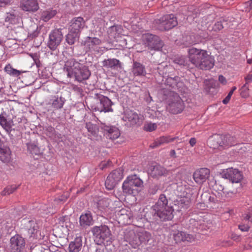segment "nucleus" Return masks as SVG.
Listing matches in <instances>:
<instances>
[{
    "mask_svg": "<svg viewBox=\"0 0 252 252\" xmlns=\"http://www.w3.org/2000/svg\"><path fill=\"white\" fill-rule=\"evenodd\" d=\"M189 144L191 147L194 146L196 142V139L195 138H191L189 140Z\"/></svg>",
    "mask_w": 252,
    "mask_h": 252,
    "instance_id": "obj_58",
    "label": "nucleus"
},
{
    "mask_svg": "<svg viewBox=\"0 0 252 252\" xmlns=\"http://www.w3.org/2000/svg\"><path fill=\"white\" fill-rule=\"evenodd\" d=\"M11 3V0H0V6H4Z\"/></svg>",
    "mask_w": 252,
    "mask_h": 252,
    "instance_id": "obj_54",
    "label": "nucleus"
},
{
    "mask_svg": "<svg viewBox=\"0 0 252 252\" xmlns=\"http://www.w3.org/2000/svg\"><path fill=\"white\" fill-rule=\"evenodd\" d=\"M173 99L168 104L167 109L173 114L180 113L184 108L183 101L177 94L174 95Z\"/></svg>",
    "mask_w": 252,
    "mask_h": 252,
    "instance_id": "obj_14",
    "label": "nucleus"
},
{
    "mask_svg": "<svg viewBox=\"0 0 252 252\" xmlns=\"http://www.w3.org/2000/svg\"><path fill=\"white\" fill-rule=\"evenodd\" d=\"M20 6L23 11L29 12H35L39 8L37 0H21Z\"/></svg>",
    "mask_w": 252,
    "mask_h": 252,
    "instance_id": "obj_16",
    "label": "nucleus"
},
{
    "mask_svg": "<svg viewBox=\"0 0 252 252\" xmlns=\"http://www.w3.org/2000/svg\"><path fill=\"white\" fill-rule=\"evenodd\" d=\"M26 229L27 230L30 237L34 238L37 232L38 226L34 220H29L26 224Z\"/></svg>",
    "mask_w": 252,
    "mask_h": 252,
    "instance_id": "obj_34",
    "label": "nucleus"
},
{
    "mask_svg": "<svg viewBox=\"0 0 252 252\" xmlns=\"http://www.w3.org/2000/svg\"><path fill=\"white\" fill-rule=\"evenodd\" d=\"M188 52L189 61L197 68L210 70L214 67V58L206 50L192 47Z\"/></svg>",
    "mask_w": 252,
    "mask_h": 252,
    "instance_id": "obj_2",
    "label": "nucleus"
},
{
    "mask_svg": "<svg viewBox=\"0 0 252 252\" xmlns=\"http://www.w3.org/2000/svg\"><path fill=\"white\" fill-rule=\"evenodd\" d=\"M247 4L250 6V7H252V0H250L247 2Z\"/></svg>",
    "mask_w": 252,
    "mask_h": 252,
    "instance_id": "obj_63",
    "label": "nucleus"
},
{
    "mask_svg": "<svg viewBox=\"0 0 252 252\" xmlns=\"http://www.w3.org/2000/svg\"><path fill=\"white\" fill-rule=\"evenodd\" d=\"M80 225L83 227L90 226L93 224V219L91 213L87 211L80 217Z\"/></svg>",
    "mask_w": 252,
    "mask_h": 252,
    "instance_id": "obj_31",
    "label": "nucleus"
},
{
    "mask_svg": "<svg viewBox=\"0 0 252 252\" xmlns=\"http://www.w3.org/2000/svg\"><path fill=\"white\" fill-rule=\"evenodd\" d=\"M111 200L107 198H103L97 202V207L100 211L106 209L109 206Z\"/></svg>",
    "mask_w": 252,
    "mask_h": 252,
    "instance_id": "obj_40",
    "label": "nucleus"
},
{
    "mask_svg": "<svg viewBox=\"0 0 252 252\" xmlns=\"http://www.w3.org/2000/svg\"><path fill=\"white\" fill-rule=\"evenodd\" d=\"M158 28L161 31L171 29L178 24L177 18L174 14H167L163 16L159 19L156 20Z\"/></svg>",
    "mask_w": 252,
    "mask_h": 252,
    "instance_id": "obj_8",
    "label": "nucleus"
},
{
    "mask_svg": "<svg viewBox=\"0 0 252 252\" xmlns=\"http://www.w3.org/2000/svg\"><path fill=\"white\" fill-rule=\"evenodd\" d=\"M149 173L152 178L158 179L161 176H166L168 171L159 164H156L150 167Z\"/></svg>",
    "mask_w": 252,
    "mask_h": 252,
    "instance_id": "obj_19",
    "label": "nucleus"
},
{
    "mask_svg": "<svg viewBox=\"0 0 252 252\" xmlns=\"http://www.w3.org/2000/svg\"><path fill=\"white\" fill-rule=\"evenodd\" d=\"M224 176L233 183H239L243 179L242 173L238 169L233 168L227 169Z\"/></svg>",
    "mask_w": 252,
    "mask_h": 252,
    "instance_id": "obj_17",
    "label": "nucleus"
},
{
    "mask_svg": "<svg viewBox=\"0 0 252 252\" xmlns=\"http://www.w3.org/2000/svg\"><path fill=\"white\" fill-rule=\"evenodd\" d=\"M158 210L153 205L149 210L147 211L144 215V217L147 221L154 222L157 221L159 219L158 214Z\"/></svg>",
    "mask_w": 252,
    "mask_h": 252,
    "instance_id": "obj_32",
    "label": "nucleus"
},
{
    "mask_svg": "<svg viewBox=\"0 0 252 252\" xmlns=\"http://www.w3.org/2000/svg\"><path fill=\"white\" fill-rule=\"evenodd\" d=\"M25 239L19 234H16L10 239V248L12 252H21L25 249Z\"/></svg>",
    "mask_w": 252,
    "mask_h": 252,
    "instance_id": "obj_13",
    "label": "nucleus"
},
{
    "mask_svg": "<svg viewBox=\"0 0 252 252\" xmlns=\"http://www.w3.org/2000/svg\"><path fill=\"white\" fill-rule=\"evenodd\" d=\"M230 98H231V96H230L229 95H227L226 96V97L222 100L223 103H224L225 104L228 103V102L229 101Z\"/></svg>",
    "mask_w": 252,
    "mask_h": 252,
    "instance_id": "obj_59",
    "label": "nucleus"
},
{
    "mask_svg": "<svg viewBox=\"0 0 252 252\" xmlns=\"http://www.w3.org/2000/svg\"><path fill=\"white\" fill-rule=\"evenodd\" d=\"M187 59L184 56H179L176 57L174 62L180 65H186L187 64Z\"/></svg>",
    "mask_w": 252,
    "mask_h": 252,
    "instance_id": "obj_46",
    "label": "nucleus"
},
{
    "mask_svg": "<svg viewBox=\"0 0 252 252\" xmlns=\"http://www.w3.org/2000/svg\"><path fill=\"white\" fill-rule=\"evenodd\" d=\"M157 127L156 123H148L144 126V129L147 131H152L155 130Z\"/></svg>",
    "mask_w": 252,
    "mask_h": 252,
    "instance_id": "obj_48",
    "label": "nucleus"
},
{
    "mask_svg": "<svg viewBox=\"0 0 252 252\" xmlns=\"http://www.w3.org/2000/svg\"><path fill=\"white\" fill-rule=\"evenodd\" d=\"M101 40L97 37H86L82 44L87 51L94 50L101 44Z\"/></svg>",
    "mask_w": 252,
    "mask_h": 252,
    "instance_id": "obj_18",
    "label": "nucleus"
},
{
    "mask_svg": "<svg viewBox=\"0 0 252 252\" xmlns=\"http://www.w3.org/2000/svg\"><path fill=\"white\" fill-rule=\"evenodd\" d=\"M190 200L187 198H184L181 199L178 202V205L180 208V211L188 209L190 206Z\"/></svg>",
    "mask_w": 252,
    "mask_h": 252,
    "instance_id": "obj_43",
    "label": "nucleus"
},
{
    "mask_svg": "<svg viewBox=\"0 0 252 252\" xmlns=\"http://www.w3.org/2000/svg\"><path fill=\"white\" fill-rule=\"evenodd\" d=\"M142 185L143 181L136 175L128 176L123 184V191L126 194H134L138 192L137 188Z\"/></svg>",
    "mask_w": 252,
    "mask_h": 252,
    "instance_id": "obj_5",
    "label": "nucleus"
},
{
    "mask_svg": "<svg viewBox=\"0 0 252 252\" xmlns=\"http://www.w3.org/2000/svg\"><path fill=\"white\" fill-rule=\"evenodd\" d=\"M165 84L172 89L178 90L179 91L183 90L184 84L182 81H180V78L179 76L168 77L166 80Z\"/></svg>",
    "mask_w": 252,
    "mask_h": 252,
    "instance_id": "obj_24",
    "label": "nucleus"
},
{
    "mask_svg": "<svg viewBox=\"0 0 252 252\" xmlns=\"http://www.w3.org/2000/svg\"><path fill=\"white\" fill-rule=\"evenodd\" d=\"M246 83V85H248L249 83L252 82V74H248L245 77Z\"/></svg>",
    "mask_w": 252,
    "mask_h": 252,
    "instance_id": "obj_56",
    "label": "nucleus"
},
{
    "mask_svg": "<svg viewBox=\"0 0 252 252\" xmlns=\"http://www.w3.org/2000/svg\"><path fill=\"white\" fill-rule=\"evenodd\" d=\"M52 106L55 109H59L63 108L65 102V99L63 97L54 96L51 100Z\"/></svg>",
    "mask_w": 252,
    "mask_h": 252,
    "instance_id": "obj_37",
    "label": "nucleus"
},
{
    "mask_svg": "<svg viewBox=\"0 0 252 252\" xmlns=\"http://www.w3.org/2000/svg\"><path fill=\"white\" fill-rule=\"evenodd\" d=\"M48 129L50 130L51 134H53L55 132L54 128L52 127H49Z\"/></svg>",
    "mask_w": 252,
    "mask_h": 252,
    "instance_id": "obj_61",
    "label": "nucleus"
},
{
    "mask_svg": "<svg viewBox=\"0 0 252 252\" xmlns=\"http://www.w3.org/2000/svg\"><path fill=\"white\" fill-rule=\"evenodd\" d=\"M249 88L246 84H245L241 89V94L242 97H246L248 95Z\"/></svg>",
    "mask_w": 252,
    "mask_h": 252,
    "instance_id": "obj_50",
    "label": "nucleus"
},
{
    "mask_svg": "<svg viewBox=\"0 0 252 252\" xmlns=\"http://www.w3.org/2000/svg\"><path fill=\"white\" fill-rule=\"evenodd\" d=\"M102 128L106 137L109 139H116L120 135V131L116 126L104 125Z\"/></svg>",
    "mask_w": 252,
    "mask_h": 252,
    "instance_id": "obj_23",
    "label": "nucleus"
},
{
    "mask_svg": "<svg viewBox=\"0 0 252 252\" xmlns=\"http://www.w3.org/2000/svg\"><path fill=\"white\" fill-rule=\"evenodd\" d=\"M0 125L7 132H10L12 127L14 126L12 119L8 118V116L5 112H2L0 114Z\"/></svg>",
    "mask_w": 252,
    "mask_h": 252,
    "instance_id": "obj_20",
    "label": "nucleus"
},
{
    "mask_svg": "<svg viewBox=\"0 0 252 252\" xmlns=\"http://www.w3.org/2000/svg\"><path fill=\"white\" fill-rule=\"evenodd\" d=\"M4 70L7 74L13 76L17 77L21 74V72L19 70L13 68L10 64H7L5 66Z\"/></svg>",
    "mask_w": 252,
    "mask_h": 252,
    "instance_id": "obj_41",
    "label": "nucleus"
},
{
    "mask_svg": "<svg viewBox=\"0 0 252 252\" xmlns=\"http://www.w3.org/2000/svg\"><path fill=\"white\" fill-rule=\"evenodd\" d=\"M63 70L68 78H74L79 82L88 79L91 75L88 67L74 58H70L64 62Z\"/></svg>",
    "mask_w": 252,
    "mask_h": 252,
    "instance_id": "obj_1",
    "label": "nucleus"
},
{
    "mask_svg": "<svg viewBox=\"0 0 252 252\" xmlns=\"http://www.w3.org/2000/svg\"><path fill=\"white\" fill-rule=\"evenodd\" d=\"M238 143L236 138L230 134H215L210 137L207 141L210 148L219 150L228 148L237 145Z\"/></svg>",
    "mask_w": 252,
    "mask_h": 252,
    "instance_id": "obj_3",
    "label": "nucleus"
},
{
    "mask_svg": "<svg viewBox=\"0 0 252 252\" xmlns=\"http://www.w3.org/2000/svg\"><path fill=\"white\" fill-rule=\"evenodd\" d=\"M245 149H246V147H245V146H242V147L240 148V149H239V150H240V151L239 152H240V153H242V151H245L244 150H245Z\"/></svg>",
    "mask_w": 252,
    "mask_h": 252,
    "instance_id": "obj_62",
    "label": "nucleus"
},
{
    "mask_svg": "<svg viewBox=\"0 0 252 252\" xmlns=\"http://www.w3.org/2000/svg\"><path fill=\"white\" fill-rule=\"evenodd\" d=\"M27 149L32 154L37 155L39 152V148L38 146L34 143H27Z\"/></svg>",
    "mask_w": 252,
    "mask_h": 252,
    "instance_id": "obj_45",
    "label": "nucleus"
},
{
    "mask_svg": "<svg viewBox=\"0 0 252 252\" xmlns=\"http://www.w3.org/2000/svg\"><path fill=\"white\" fill-rule=\"evenodd\" d=\"M123 170L120 168L113 170L108 176L105 185L108 190L113 189L123 178Z\"/></svg>",
    "mask_w": 252,
    "mask_h": 252,
    "instance_id": "obj_9",
    "label": "nucleus"
},
{
    "mask_svg": "<svg viewBox=\"0 0 252 252\" xmlns=\"http://www.w3.org/2000/svg\"><path fill=\"white\" fill-rule=\"evenodd\" d=\"M85 26V21L81 17L73 18L70 22L69 31L75 34H80Z\"/></svg>",
    "mask_w": 252,
    "mask_h": 252,
    "instance_id": "obj_15",
    "label": "nucleus"
},
{
    "mask_svg": "<svg viewBox=\"0 0 252 252\" xmlns=\"http://www.w3.org/2000/svg\"><path fill=\"white\" fill-rule=\"evenodd\" d=\"M210 170L207 168H202L196 171L193 175L194 181L197 183H202L208 178Z\"/></svg>",
    "mask_w": 252,
    "mask_h": 252,
    "instance_id": "obj_21",
    "label": "nucleus"
},
{
    "mask_svg": "<svg viewBox=\"0 0 252 252\" xmlns=\"http://www.w3.org/2000/svg\"><path fill=\"white\" fill-rule=\"evenodd\" d=\"M92 232L98 243H103L104 241L108 242L110 239V230L105 225L94 227Z\"/></svg>",
    "mask_w": 252,
    "mask_h": 252,
    "instance_id": "obj_7",
    "label": "nucleus"
},
{
    "mask_svg": "<svg viewBox=\"0 0 252 252\" xmlns=\"http://www.w3.org/2000/svg\"><path fill=\"white\" fill-rule=\"evenodd\" d=\"M224 22H225V21L224 20H223L222 21H218V22H216L214 25V29L215 31H217V30L220 31V30H222L224 28L223 23H224Z\"/></svg>",
    "mask_w": 252,
    "mask_h": 252,
    "instance_id": "obj_51",
    "label": "nucleus"
},
{
    "mask_svg": "<svg viewBox=\"0 0 252 252\" xmlns=\"http://www.w3.org/2000/svg\"><path fill=\"white\" fill-rule=\"evenodd\" d=\"M65 225L68 230L72 229L74 227V225L69 220H66L65 221Z\"/></svg>",
    "mask_w": 252,
    "mask_h": 252,
    "instance_id": "obj_53",
    "label": "nucleus"
},
{
    "mask_svg": "<svg viewBox=\"0 0 252 252\" xmlns=\"http://www.w3.org/2000/svg\"><path fill=\"white\" fill-rule=\"evenodd\" d=\"M63 38V34L61 29H56L53 30L49 34L48 43L49 48L55 50L61 44Z\"/></svg>",
    "mask_w": 252,
    "mask_h": 252,
    "instance_id": "obj_11",
    "label": "nucleus"
},
{
    "mask_svg": "<svg viewBox=\"0 0 252 252\" xmlns=\"http://www.w3.org/2000/svg\"><path fill=\"white\" fill-rule=\"evenodd\" d=\"M18 188V186L16 185H10L5 187L3 190L1 192L0 194L2 196H6L10 195L14 192Z\"/></svg>",
    "mask_w": 252,
    "mask_h": 252,
    "instance_id": "obj_42",
    "label": "nucleus"
},
{
    "mask_svg": "<svg viewBox=\"0 0 252 252\" xmlns=\"http://www.w3.org/2000/svg\"><path fill=\"white\" fill-rule=\"evenodd\" d=\"M225 183L223 182L218 181L216 182V183L214 185V189L217 191H220L219 192V193H220L222 197H230L231 195L233 193L232 191H231L229 190H228L225 187Z\"/></svg>",
    "mask_w": 252,
    "mask_h": 252,
    "instance_id": "obj_28",
    "label": "nucleus"
},
{
    "mask_svg": "<svg viewBox=\"0 0 252 252\" xmlns=\"http://www.w3.org/2000/svg\"><path fill=\"white\" fill-rule=\"evenodd\" d=\"M239 228L242 231H248L250 227L248 225H239Z\"/></svg>",
    "mask_w": 252,
    "mask_h": 252,
    "instance_id": "obj_57",
    "label": "nucleus"
},
{
    "mask_svg": "<svg viewBox=\"0 0 252 252\" xmlns=\"http://www.w3.org/2000/svg\"><path fill=\"white\" fill-rule=\"evenodd\" d=\"M219 80L223 85H225L227 83L226 78L222 75H219Z\"/></svg>",
    "mask_w": 252,
    "mask_h": 252,
    "instance_id": "obj_55",
    "label": "nucleus"
},
{
    "mask_svg": "<svg viewBox=\"0 0 252 252\" xmlns=\"http://www.w3.org/2000/svg\"><path fill=\"white\" fill-rule=\"evenodd\" d=\"M158 211V219L161 221L171 220L173 218L172 207H163Z\"/></svg>",
    "mask_w": 252,
    "mask_h": 252,
    "instance_id": "obj_22",
    "label": "nucleus"
},
{
    "mask_svg": "<svg viewBox=\"0 0 252 252\" xmlns=\"http://www.w3.org/2000/svg\"><path fill=\"white\" fill-rule=\"evenodd\" d=\"M30 56L33 59L34 63L36 64L37 67L39 68L42 66V63H41L39 60V54L37 53L31 54Z\"/></svg>",
    "mask_w": 252,
    "mask_h": 252,
    "instance_id": "obj_47",
    "label": "nucleus"
},
{
    "mask_svg": "<svg viewBox=\"0 0 252 252\" xmlns=\"http://www.w3.org/2000/svg\"><path fill=\"white\" fill-rule=\"evenodd\" d=\"M86 128L87 129L89 132V138L93 140H98L99 137L97 135L98 128L95 125L93 124L91 122L87 123L86 124Z\"/></svg>",
    "mask_w": 252,
    "mask_h": 252,
    "instance_id": "obj_35",
    "label": "nucleus"
},
{
    "mask_svg": "<svg viewBox=\"0 0 252 252\" xmlns=\"http://www.w3.org/2000/svg\"><path fill=\"white\" fill-rule=\"evenodd\" d=\"M175 155V151L174 150H171L170 152V156L173 157Z\"/></svg>",
    "mask_w": 252,
    "mask_h": 252,
    "instance_id": "obj_64",
    "label": "nucleus"
},
{
    "mask_svg": "<svg viewBox=\"0 0 252 252\" xmlns=\"http://www.w3.org/2000/svg\"><path fill=\"white\" fill-rule=\"evenodd\" d=\"M57 14V11L52 9H49L42 12L41 19L44 22H48L54 17Z\"/></svg>",
    "mask_w": 252,
    "mask_h": 252,
    "instance_id": "obj_39",
    "label": "nucleus"
},
{
    "mask_svg": "<svg viewBox=\"0 0 252 252\" xmlns=\"http://www.w3.org/2000/svg\"><path fill=\"white\" fill-rule=\"evenodd\" d=\"M124 238L133 248L136 249L142 244H147L152 238V235L146 231L130 230L125 233Z\"/></svg>",
    "mask_w": 252,
    "mask_h": 252,
    "instance_id": "obj_4",
    "label": "nucleus"
},
{
    "mask_svg": "<svg viewBox=\"0 0 252 252\" xmlns=\"http://www.w3.org/2000/svg\"><path fill=\"white\" fill-rule=\"evenodd\" d=\"M82 247V238L81 236L76 237L71 241L68 246L69 252H79Z\"/></svg>",
    "mask_w": 252,
    "mask_h": 252,
    "instance_id": "obj_30",
    "label": "nucleus"
},
{
    "mask_svg": "<svg viewBox=\"0 0 252 252\" xmlns=\"http://www.w3.org/2000/svg\"><path fill=\"white\" fill-rule=\"evenodd\" d=\"M144 44L151 50L159 51L163 47V43L160 38L155 35L147 33L143 35Z\"/></svg>",
    "mask_w": 252,
    "mask_h": 252,
    "instance_id": "obj_10",
    "label": "nucleus"
},
{
    "mask_svg": "<svg viewBox=\"0 0 252 252\" xmlns=\"http://www.w3.org/2000/svg\"><path fill=\"white\" fill-rule=\"evenodd\" d=\"M18 16L15 10L6 12L5 16V22L9 24H16L18 21Z\"/></svg>",
    "mask_w": 252,
    "mask_h": 252,
    "instance_id": "obj_36",
    "label": "nucleus"
},
{
    "mask_svg": "<svg viewBox=\"0 0 252 252\" xmlns=\"http://www.w3.org/2000/svg\"><path fill=\"white\" fill-rule=\"evenodd\" d=\"M94 99L96 104L91 106L92 109L95 111L105 113L113 111V109L111 108L112 102L108 97L101 94H95Z\"/></svg>",
    "mask_w": 252,
    "mask_h": 252,
    "instance_id": "obj_6",
    "label": "nucleus"
},
{
    "mask_svg": "<svg viewBox=\"0 0 252 252\" xmlns=\"http://www.w3.org/2000/svg\"><path fill=\"white\" fill-rule=\"evenodd\" d=\"M102 64L104 67L111 68V69H117L122 68L121 62L115 58L105 59L102 62Z\"/></svg>",
    "mask_w": 252,
    "mask_h": 252,
    "instance_id": "obj_25",
    "label": "nucleus"
},
{
    "mask_svg": "<svg viewBox=\"0 0 252 252\" xmlns=\"http://www.w3.org/2000/svg\"><path fill=\"white\" fill-rule=\"evenodd\" d=\"M79 35V34H75L69 31V32L66 35L65 39L67 43L69 45L74 44Z\"/></svg>",
    "mask_w": 252,
    "mask_h": 252,
    "instance_id": "obj_44",
    "label": "nucleus"
},
{
    "mask_svg": "<svg viewBox=\"0 0 252 252\" xmlns=\"http://www.w3.org/2000/svg\"><path fill=\"white\" fill-rule=\"evenodd\" d=\"M177 137H171L170 136H161L156 139L155 142L150 145L152 148H155L159 146L164 145L174 141Z\"/></svg>",
    "mask_w": 252,
    "mask_h": 252,
    "instance_id": "obj_29",
    "label": "nucleus"
},
{
    "mask_svg": "<svg viewBox=\"0 0 252 252\" xmlns=\"http://www.w3.org/2000/svg\"><path fill=\"white\" fill-rule=\"evenodd\" d=\"M112 164V163L110 160V159H108L107 161H103L100 164V168L103 170L105 168L110 167V166H111Z\"/></svg>",
    "mask_w": 252,
    "mask_h": 252,
    "instance_id": "obj_52",
    "label": "nucleus"
},
{
    "mask_svg": "<svg viewBox=\"0 0 252 252\" xmlns=\"http://www.w3.org/2000/svg\"><path fill=\"white\" fill-rule=\"evenodd\" d=\"M131 71L134 76H145L147 73L145 66L136 61L133 63Z\"/></svg>",
    "mask_w": 252,
    "mask_h": 252,
    "instance_id": "obj_27",
    "label": "nucleus"
},
{
    "mask_svg": "<svg viewBox=\"0 0 252 252\" xmlns=\"http://www.w3.org/2000/svg\"><path fill=\"white\" fill-rule=\"evenodd\" d=\"M123 120L129 122L131 125L136 124L139 121V116L131 110L126 111L123 118Z\"/></svg>",
    "mask_w": 252,
    "mask_h": 252,
    "instance_id": "obj_33",
    "label": "nucleus"
},
{
    "mask_svg": "<svg viewBox=\"0 0 252 252\" xmlns=\"http://www.w3.org/2000/svg\"><path fill=\"white\" fill-rule=\"evenodd\" d=\"M176 227V225L173 226L171 232V235L172 236L176 243L185 241L191 242L194 240L193 236L191 234L182 231H179Z\"/></svg>",
    "mask_w": 252,
    "mask_h": 252,
    "instance_id": "obj_12",
    "label": "nucleus"
},
{
    "mask_svg": "<svg viewBox=\"0 0 252 252\" xmlns=\"http://www.w3.org/2000/svg\"><path fill=\"white\" fill-rule=\"evenodd\" d=\"M157 209H160L163 207H172L168 204V200L164 194H161L157 202L154 205Z\"/></svg>",
    "mask_w": 252,
    "mask_h": 252,
    "instance_id": "obj_38",
    "label": "nucleus"
},
{
    "mask_svg": "<svg viewBox=\"0 0 252 252\" xmlns=\"http://www.w3.org/2000/svg\"><path fill=\"white\" fill-rule=\"evenodd\" d=\"M119 222L126 225L130 223V218L131 214L130 211L125 209H122L117 213Z\"/></svg>",
    "mask_w": 252,
    "mask_h": 252,
    "instance_id": "obj_26",
    "label": "nucleus"
},
{
    "mask_svg": "<svg viewBox=\"0 0 252 252\" xmlns=\"http://www.w3.org/2000/svg\"><path fill=\"white\" fill-rule=\"evenodd\" d=\"M159 189V186L156 184H152L150 186L148 190V193L151 195L155 194Z\"/></svg>",
    "mask_w": 252,
    "mask_h": 252,
    "instance_id": "obj_49",
    "label": "nucleus"
},
{
    "mask_svg": "<svg viewBox=\"0 0 252 252\" xmlns=\"http://www.w3.org/2000/svg\"><path fill=\"white\" fill-rule=\"evenodd\" d=\"M244 219L246 220H250L252 221V217L249 214H245Z\"/></svg>",
    "mask_w": 252,
    "mask_h": 252,
    "instance_id": "obj_60",
    "label": "nucleus"
}]
</instances>
